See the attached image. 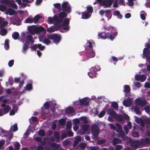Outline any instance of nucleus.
Segmentation results:
<instances>
[{
  "label": "nucleus",
  "instance_id": "obj_32",
  "mask_svg": "<svg viewBox=\"0 0 150 150\" xmlns=\"http://www.w3.org/2000/svg\"><path fill=\"white\" fill-rule=\"evenodd\" d=\"M19 34L17 32H14L12 34L13 38L15 40H16L19 37Z\"/></svg>",
  "mask_w": 150,
  "mask_h": 150
},
{
  "label": "nucleus",
  "instance_id": "obj_54",
  "mask_svg": "<svg viewBox=\"0 0 150 150\" xmlns=\"http://www.w3.org/2000/svg\"><path fill=\"white\" fill-rule=\"evenodd\" d=\"M106 140L104 139H101L98 140V141L97 143L99 144H103L106 142Z\"/></svg>",
  "mask_w": 150,
  "mask_h": 150
},
{
  "label": "nucleus",
  "instance_id": "obj_28",
  "mask_svg": "<svg viewBox=\"0 0 150 150\" xmlns=\"http://www.w3.org/2000/svg\"><path fill=\"white\" fill-rule=\"evenodd\" d=\"M41 18V16L39 15H37L34 16L33 19V22L35 23H38V21L39 19Z\"/></svg>",
  "mask_w": 150,
  "mask_h": 150
},
{
  "label": "nucleus",
  "instance_id": "obj_58",
  "mask_svg": "<svg viewBox=\"0 0 150 150\" xmlns=\"http://www.w3.org/2000/svg\"><path fill=\"white\" fill-rule=\"evenodd\" d=\"M105 111L104 110H103L98 115V116L99 117L101 118L105 115Z\"/></svg>",
  "mask_w": 150,
  "mask_h": 150
},
{
  "label": "nucleus",
  "instance_id": "obj_42",
  "mask_svg": "<svg viewBox=\"0 0 150 150\" xmlns=\"http://www.w3.org/2000/svg\"><path fill=\"white\" fill-rule=\"evenodd\" d=\"M80 119L83 123H87L88 122L87 118L86 117H82L80 118Z\"/></svg>",
  "mask_w": 150,
  "mask_h": 150
},
{
  "label": "nucleus",
  "instance_id": "obj_31",
  "mask_svg": "<svg viewBox=\"0 0 150 150\" xmlns=\"http://www.w3.org/2000/svg\"><path fill=\"white\" fill-rule=\"evenodd\" d=\"M116 131L118 133L117 136L119 138L122 137V128H117Z\"/></svg>",
  "mask_w": 150,
  "mask_h": 150
},
{
  "label": "nucleus",
  "instance_id": "obj_25",
  "mask_svg": "<svg viewBox=\"0 0 150 150\" xmlns=\"http://www.w3.org/2000/svg\"><path fill=\"white\" fill-rule=\"evenodd\" d=\"M117 121H122V115H118L117 113L116 114V115H115L113 117Z\"/></svg>",
  "mask_w": 150,
  "mask_h": 150
},
{
  "label": "nucleus",
  "instance_id": "obj_9",
  "mask_svg": "<svg viewBox=\"0 0 150 150\" xmlns=\"http://www.w3.org/2000/svg\"><path fill=\"white\" fill-rule=\"evenodd\" d=\"M62 10L64 11L65 13L67 12L68 13H69L71 11V8L70 5L67 2H64L62 4Z\"/></svg>",
  "mask_w": 150,
  "mask_h": 150
},
{
  "label": "nucleus",
  "instance_id": "obj_61",
  "mask_svg": "<svg viewBox=\"0 0 150 150\" xmlns=\"http://www.w3.org/2000/svg\"><path fill=\"white\" fill-rule=\"evenodd\" d=\"M5 141L4 140H1L0 141V149L2 148V146L4 145Z\"/></svg>",
  "mask_w": 150,
  "mask_h": 150
},
{
  "label": "nucleus",
  "instance_id": "obj_51",
  "mask_svg": "<svg viewBox=\"0 0 150 150\" xmlns=\"http://www.w3.org/2000/svg\"><path fill=\"white\" fill-rule=\"evenodd\" d=\"M59 123L62 125H64L65 123V120L64 118H62L59 121Z\"/></svg>",
  "mask_w": 150,
  "mask_h": 150
},
{
  "label": "nucleus",
  "instance_id": "obj_30",
  "mask_svg": "<svg viewBox=\"0 0 150 150\" xmlns=\"http://www.w3.org/2000/svg\"><path fill=\"white\" fill-rule=\"evenodd\" d=\"M94 42L92 40H89L87 41L86 45L87 47H88L90 49H91L93 47L92 45Z\"/></svg>",
  "mask_w": 150,
  "mask_h": 150
},
{
  "label": "nucleus",
  "instance_id": "obj_60",
  "mask_svg": "<svg viewBox=\"0 0 150 150\" xmlns=\"http://www.w3.org/2000/svg\"><path fill=\"white\" fill-rule=\"evenodd\" d=\"M14 61L13 60H11L9 61L8 63V65L10 67H11L13 64Z\"/></svg>",
  "mask_w": 150,
  "mask_h": 150
},
{
  "label": "nucleus",
  "instance_id": "obj_22",
  "mask_svg": "<svg viewBox=\"0 0 150 150\" xmlns=\"http://www.w3.org/2000/svg\"><path fill=\"white\" fill-rule=\"evenodd\" d=\"M54 137L56 139V141L57 142H59L60 140V134L57 131H55L54 132Z\"/></svg>",
  "mask_w": 150,
  "mask_h": 150
},
{
  "label": "nucleus",
  "instance_id": "obj_11",
  "mask_svg": "<svg viewBox=\"0 0 150 150\" xmlns=\"http://www.w3.org/2000/svg\"><path fill=\"white\" fill-rule=\"evenodd\" d=\"M150 54V52L147 48H145L144 49L143 52V58H146L147 62H148L150 64V56L148 57V55Z\"/></svg>",
  "mask_w": 150,
  "mask_h": 150
},
{
  "label": "nucleus",
  "instance_id": "obj_57",
  "mask_svg": "<svg viewBox=\"0 0 150 150\" xmlns=\"http://www.w3.org/2000/svg\"><path fill=\"white\" fill-rule=\"evenodd\" d=\"M50 146L52 147H55V148L57 149V148L59 146V145L55 143H52L51 144Z\"/></svg>",
  "mask_w": 150,
  "mask_h": 150
},
{
  "label": "nucleus",
  "instance_id": "obj_16",
  "mask_svg": "<svg viewBox=\"0 0 150 150\" xmlns=\"http://www.w3.org/2000/svg\"><path fill=\"white\" fill-rule=\"evenodd\" d=\"M43 32L44 33H46L45 29L41 26H36V33H38L40 32Z\"/></svg>",
  "mask_w": 150,
  "mask_h": 150
},
{
  "label": "nucleus",
  "instance_id": "obj_13",
  "mask_svg": "<svg viewBox=\"0 0 150 150\" xmlns=\"http://www.w3.org/2000/svg\"><path fill=\"white\" fill-rule=\"evenodd\" d=\"M135 103L137 105H140L142 107L146 104V102L145 101H142L140 98H138L136 100Z\"/></svg>",
  "mask_w": 150,
  "mask_h": 150
},
{
  "label": "nucleus",
  "instance_id": "obj_50",
  "mask_svg": "<svg viewBox=\"0 0 150 150\" xmlns=\"http://www.w3.org/2000/svg\"><path fill=\"white\" fill-rule=\"evenodd\" d=\"M111 10L110 9H106L105 10V16L108 17L109 15L111 13Z\"/></svg>",
  "mask_w": 150,
  "mask_h": 150
},
{
  "label": "nucleus",
  "instance_id": "obj_47",
  "mask_svg": "<svg viewBox=\"0 0 150 150\" xmlns=\"http://www.w3.org/2000/svg\"><path fill=\"white\" fill-rule=\"evenodd\" d=\"M13 128V132H15L17 131L18 130L17 125V124H14L12 127L11 128V129Z\"/></svg>",
  "mask_w": 150,
  "mask_h": 150
},
{
  "label": "nucleus",
  "instance_id": "obj_53",
  "mask_svg": "<svg viewBox=\"0 0 150 150\" xmlns=\"http://www.w3.org/2000/svg\"><path fill=\"white\" fill-rule=\"evenodd\" d=\"M20 146V144L19 143L17 142L15 144L14 147L16 150H19Z\"/></svg>",
  "mask_w": 150,
  "mask_h": 150
},
{
  "label": "nucleus",
  "instance_id": "obj_33",
  "mask_svg": "<svg viewBox=\"0 0 150 150\" xmlns=\"http://www.w3.org/2000/svg\"><path fill=\"white\" fill-rule=\"evenodd\" d=\"M113 15L117 16L119 18H121L122 17V16L120 14V12L118 11H115L113 12Z\"/></svg>",
  "mask_w": 150,
  "mask_h": 150
},
{
  "label": "nucleus",
  "instance_id": "obj_45",
  "mask_svg": "<svg viewBox=\"0 0 150 150\" xmlns=\"http://www.w3.org/2000/svg\"><path fill=\"white\" fill-rule=\"evenodd\" d=\"M39 135L41 137H43L45 135V133L44 131L42 129H40L38 131Z\"/></svg>",
  "mask_w": 150,
  "mask_h": 150
},
{
  "label": "nucleus",
  "instance_id": "obj_59",
  "mask_svg": "<svg viewBox=\"0 0 150 150\" xmlns=\"http://www.w3.org/2000/svg\"><path fill=\"white\" fill-rule=\"evenodd\" d=\"M86 145L85 143L83 142L81 143L80 146L81 149H84L86 147Z\"/></svg>",
  "mask_w": 150,
  "mask_h": 150
},
{
  "label": "nucleus",
  "instance_id": "obj_55",
  "mask_svg": "<svg viewBox=\"0 0 150 150\" xmlns=\"http://www.w3.org/2000/svg\"><path fill=\"white\" fill-rule=\"evenodd\" d=\"M131 128V124H129L128 127L126 126L124 127V130L126 132L127 134L128 133L127 130L128 129H130Z\"/></svg>",
  "mask_w": 150,
  "mask_h": 150
},
{
  "label": "nucleus",
  "instance_id": "obj_15",
  "mask_svg": "<svg viewBox=\"0 0 150 150\" xmlns=\"http://www.w3.org/2000/svg\"><path fill=\"white\" fill-rule=\"evenodd\" d=\"M135 79L137 81H140L141 82L144 81L146 79V77L144 75H136L135 76Z\"/></svg>",
  "mask_w": 150,
  "mask_h": 150
},
{
  "label": "nucleus",
  "instance_id": "obj_64",
  "mask_svg": "<svg viewBox=\"0 0 150 150\" xmlns=\"http://www.w3.org/2000/svg\"><path fill=\"white\" fill-rule=\"evenodd\" d=\"M44 150H58V149L54 148V149H50L49 146H47L45 147L44 148Z\"/></svg>",
  "mask_w": 150,
  "mask_h": 150
},
{
  "label": "nucleus",
  "instance_id": "obj_40",
  "mask_svg": "<svg viewBox=\"0 0 150 150\" xmlns=\"http://www.w3.org/2000/svg\"><path fill=\"white\" fill-rule=\"evenodd\" d=\"M50 39L48 38H45L43 41V42L47 45H48L50 44L51 41L49 40Z\"/></svg>",
  "mask_w": 150,
  "mask_h": 150
},
{
  "label": "nucleus",
  "instance_id": "obj_3",
  "mask_svg": "<svg viewBox=\"0 0 150 150\" xmlns=\"http://www.w3.org/2000/svg\"><path fill=\"white\" fill-rule=\"evenodd\" d=\"M70 20L69 18H66L64 19L60 25H54V26H52L50 27L47 28V31L50 33L54 32L56 30H59L62 26L63 27L62 29L63 30L67 31L70 28L69 25Z\"/></svg>",
  "mask_w": 150,
  "mask_h": 150
},
{
  "label": "nucleus",
  "instance_id": "obj_52",
  "mask_svg": "<svg viewBox=\"0 0 150 150\" xmlns=\"http://www.w3.org/2000/svg\"><path fill=\"white\" fill-rule=\"evenodd\" d=\"M1 132L2 134H4L3 135L4 137L7 136L8 134V132L7 131L4 130L3 129L1 130Z\"/></svg>",
  "mask_w": 150,
  "mask_h": 150
},
{
  "label": "nucleus",
  "instance_id": "obj_1",
  "mask_svg": "<svg viewBox=\"0 0 150 150\" xmlns=\"http://www.w3.org/2000/svg\"><path fill=\"white\" fill-rule=\"evenodd\" d=\"M67 16V14L64 12H61L58 14V16L54 15L53 17H49L48 18L47 22L49 24L54 23V25H60Z\"/></svg>",
  "mask_w": 150,
  "mask_h": 150
},
{
  "label": "nucleus",
  "instance_id": "obj_34",
  "mask_svg": "<svg viewBox=\"0 0 150 150\" xmlns=\"http://www.w3.org/2000/svg\"><path fill=\"white\" fill-rule=\"evenodd\" d=\"M146 13L144 11H141L140 14L141 18L142 20H145L146 19Z\"/></svg>",
  "mask_w": 150,
  "mask_h": 150
},
{
  "label": "nucleus",
  "instance_id": "obj_39",
  "mask_svg": "<svg viewBox=\"0 0 150 150\" xmlns=\"http://www.w3.org/2000/svg\"><path fill=\"white\" fill-rule=\"evenodd\" d=\"M54 6L55 7L59 10V11L62 10L61 5L59 3H56L54 4Z\"/></svg>",
  "mask_w": 150,
  "mask_h": 150
},
{
  "label": "nucleus",
  "instance_id": "obj_62",
  "mask_svg": "<svg viewBox=\"0 0 150 150\" xmlns=\"http://www.w3.org/2000/svg\"><path fill=\"white\" fill-rule=\"evenodd\" d=\"M110 128V129L115 130L116 129L115 126L112 124H109Z\"/></svg>",
  "mask_w": 150,
  "mask_h": 150
},
{
  "label": "nucleus",
  "instance_id": "obj_23",
  "mask_svg": "<svg viewBox=\"0 0 150 150\" xmlns=\"http://www.w3.org/2000/svg\"><path fill=\"white\" fill-rule=\"evenodd\" d=\"M113 143V145L114 146H115L116 144H118L120 143L121 142V140L120 139L115 138L112 141Z\"/></svg>",
  "mask_w": 150,
  "mask_h": 150
},
{
  "label": "nucleus",
  "instance_id": "obj_38",
  "mask_svg": "<svg viewBox=\"0 0 150 150\" xmlns=\"http://www.w3.org/2000/svg\"><path fill=\"white\" fill-rule=\"evenodd\" d=\"M124 92L126 93H128L130 91V88L129 86L128 85H125L124 86Z\"/></svg>",
  "mask_w": 150,
  "mask_h": 150
},
{
  "label": "nucleus",
  "instance_id": "obj_19",
  "mask_svg": "<svg viewBox=\"0 0 150 150\" xmlns=\"http://www.w3.org/2000/svg\"><path fill=\"white\" fill-rule=\"evenodd\" d=\"M13 0H2L1 2L2 4L10 6L12 2H14Z\"/></svg>",
  "mask_w": 150,
  "mask_h": 150
},
{
  "label": "nucleus",
  "instance_id": "obj_20",
  "mask_svg": "<svg viewBox=\"0 0 150 150\" xmlns=\"http://www.w3.org/2000/svg\"><path fill=\"white\" fill-rule=\"evenodd\" d=\"M107 112L108 114L112 116V117L115 115L116 113L114 111V110L112 108H109L108 109Z\"/></svg>",
  "mask_w": 150,
  "mask_h": 150
},
{
  "label": "nucleus",
  "instance_id": "obj_43",
  "mask_svg": "<svg viewBox=\"0 0 150 150\" xmlns=\"http://www.w3.org/2000/svg\"><path fill=\"white\" fill-rule=\"evenodd\" d=\"M26 90L30 91L32 89V86L31 83H28L27 84L26 86Z\"/></svg>",
  "mask_w": 150,
  "mask_h": 150
},
{
  "label": "nucleus",
  "instance_id": "obj_27",
  "mask_svg": "<svg viewBox=\"0 0 150 150\" xmlns=\"http://www.w3.org/2000/svg\"><path fill=\"white\" fill-rule=\"evenodd\" d=\"M13 24H16L17 25H20L21 21L19 18H14L13 20Z\"/></svg>",
  "mask_w": 150,
  "mask_h": 150
},
{
  "label": "nucleus",
  "instance_id": "obj_49",
  "mask_svg": "<svg viewBox=\"0 0 150 150\" xmlns=\"http://www.w3.org/2000/svg\"><path fill=\"white\" fill-rule=\"evenodd\" d=\"M25 22L26 23H32L33 22V19L28 18L25 20Z\"/></svg>",
  "mask_w": 150,
  "mask_h": 150
},
{
  "label": "nucleus",
  "instance_id": "obj_41",
  "mask_svg": "<svg viewBox=\"0 0 150 150\" xmlns=\"http://www.w3.org/2000/svg\"><path fill=\"white\" fill-rule=\"evenodd\" d=\"M9 40L7 39L5 41L4 47L6 50H8L9 48Z\"/></svg>",
  "mask_w": 150,
  "mask_h": 150
},
{
  "label": "nucleus",
  "instance_id": "obj_63",
  "mask_svg": "<svg viewBox=\"0 0 150 150\" xmlns=\"http://www.w3.org/2000/svg\"><path fill=\"white\" fill-rule=\"evenodd\" d=\"M70 143V141L69 140H65L63 142V145L64 146H67Z\"/></svg>",
  "mask_w": 150,
  "mask_h": 150
},
{
  "label": "nucleus",
  "instance_id": "obj_5",
  "mask_svg": "<svg viewBox=\"0 0 150 150\" xmlns=\"http://www.w3.org/2000/svg\"><path fill=\"white\" fill-rule=\"evenodd\" d=\"M96 1L93 3L94 5H96L98 3H99V5L101 6H105L106 8L110 6L113 3L112 0H96Z\"/></svg>",
  "mask_w": 150,
  "mask_h": 150
},
{
  "label": "nucleus",
  "instance_id": "obj_14",
  "mask_svg": "<svg viewBox=\"0 0 150 150\" xmlns=\"http://www.w3.org/2000/svg\"><path fill=\"white\" fill-rule=\"evenodd\" d=\"M95 52L92 50H89L86 54L88 58H91L94 57L95 56Z\"/></svg>",
  "mask_w": 150,
  "mask_h": 150
},
{
  "label": "nucleus",
  "instance_id": "obj_26",
  "mask_svg": "<svg viewBox=\"0 0 150 150\" xmlns=\"http://www.w3.org/2000/svg\"><path fill=\"white\" fill-rule=\"evenodd\" d=\"M66 112L68 114H70L74 112V111L72 107H70L66 109Z\"/></svg>",
  "mask_w": 150,
  "mask_h": 150
},
{
  "label": "nucleus",
  "instance_id": "obj_4",
  "mask_svg": "<svg viewBox=\"0 0 150 150\" xmlns=\"http://www.w3.org/2000/svg\"><path fill=\"white\" fill-rule=\"evenodd\" d=\"M91 130L92 135V138L95 140H97L98 138L99 133V127L97 125H93L91 127Z\"/></svg>",
  "mask_w": 150,
  "mask_h": 150
},
{
  "label": "nucleus",
  "instance_id": "obj_6",
  "mask_svg": "<svg viewBox=\"0 0 150 150\" xmlns=\"http://www.w3.org/2000/svg\"><path fill=\"white\" fill-rule=\"evenodd\" d=\"M100 70V67L98 65H96L94 67H91L89 69V71L88 72V76L91 78L96 77L97 71Z\"/></svg>",
  "mask_w": 150,
  "mask_h": 150
},
{
  "label": "nucleus",
  "instance_id": "obj_17",
  "mask_svg": "<svg viewBox=\"0 0 150 150\" xmlns=\"http://www.w3.org/2000/svg\"><path fill=\"white\" fill-rule=\"evenodd\" d=\"M91 16L89 13L86 11L82 12L81 18L83 19H87L89 18Z\"/></svg>",
  "mask_w": 150,
  "mask_h": 150
},
{
  "label": "nucleus",
  "instance_id": "obj_46",
  "mask_svg": "<svg viewBox=\"0 0 150 150\" xmlns=\"http://www.w3.org/2000/svg\"><path fill=\"white\" fill-rule=\"evenodd\" d=\"M37 48L39 49L40 50L42 51L45 48V46H42L41 44H37Z\"/></svg>",
  "mask_w": 150,
  "mask_h": 150
},
{
  "label": "nucleus",
  "instance_id": "obj_24",
  "mask_svg": "<svg viewBox=\"0 0 150 150\" xmlns=\"http://www.w3.org/2000/svg\"><path fill=\"white\" fill-rule=\"evenodd\" d=\"M132 100L130 99L126 100L124 102V105L126 107L129 106L132 104Z\"/></svg>",
  "mask_w": 150,
  "mask_h": 150
},
{
  "label": "nucleus",
  "instance_id": "obj_56",
  "mask_svg": "<svg viewBox=\"0 0 150 150\" xmlns=\"http://www.w3.org/2000/svg\"><path fill=\"white\" fill-rule=\"evenodd\" d=\"M6 9V7L4 5H0V11L2 12H4Z\"/></svg>",
  "mask_w": 150,
  "mask_h": 150
},
{
  "label": "nucleus",
  "instance_id": "obj_37",
  "mask_svg": "<svg viewBox=\"0 0 150 150\" xmlns=\"http://www.w3.org/2000/svg\"><path fill=\"white\" fill-rule=\"evenodd\" d=\"M7 30L5 28H2L1 29L0 33L2 36H4L7 34Z\"/></svg>",
  "mask_w": 150,
  "mask_h": 150
},
{
  "label": "nucleus",
  "instance_id": "obj_36",
  "mask_svg": "<svg viewBox=\"0 0 150 150\" xmlns=\"http://www.w3.org/2000/svg\"><path fill=\"white\" fill-rule=\"evenodd\" d=\"M111 106L115 109H117L118 108V104L115 102H113L112 103Z\"/></svg>",
  "mask_w": 150,
  "mask_h": 150
},
{
  "label": "nucleus",
  "instance_id": "obj_10",
  "mask_svg": "<svg viewBox=\"0 0 150 150\" xmlns=\"http://www.w3.org/2000/svg\"><path fill=\"white\" fill-rule=\"evenodd\" d=\"M2 102L3 103L1 104V107L4 108L3 111L4 112V114L7 113L11 109L8 105H6L7 102V100L6 99H4L3 100Z\"/></svg>",
  "mask_w": 150,
  "mask_h": 150
},
{
  "label": "nucleus",
  "instance_id": "obj_35",
  "mask_svg": "<svg viewBox=\"0 0 150 150\" xmlns=\"http://www.w3.org/2000/svg\"><path fill=\"white\" fill-rule=\"evenodd\" d=\"M8 12L9 15L12 16L14 15L16 13V11L11 8H9L8 10Z\"/></svg>",
  "mask_w": 150,
  "mask_h": 150
},
{
  "label": "nucleus",
  "instance_id": "obj_2",
  "mask_svg": "<svg viewBox=\"0 0 150 150\" xmlns=\"http://www.w3.org/2000/svg\"><path fill=\"white\" fill-rule=\"evenodd\" d=\"M104 29L107 30H110V34L109 35V33L107 34L104 32L99 33H98V36L100 38L105 39L109 38L111 40H113L115 38V37L117 35V33L115 31L114 28L112 26L108 27L105 25L104 27Z\"/></svg>",
  "mask_w": 150,
  "mask_h": 150
},
{
  "label": "nucleus",
  "instance_id": "obj_7",
  "mask_svg": "<svg viewBox=\"0 0 150 150\" xmlns=\"http://www.w3.org/2000/svg\"><path fill=\"white\" fill-rule=\"evenodd\" d=\"M47 37L49 39L52 40L53 42L56 44H58L61 39L60 35L56 33L48 35Z\"/></svg>",
  "mask_w": 150,
  "mask_h": 150
},
{
  "label": "nucleus",
  "instance_id": "obj_21",
  "mask_svg": "<svg viewBox=\"0 0 150 150\" xmlns=\"http://www.w3.org/2000/svg\"><path fill=\"white\" fill-rule=\"evenodd\" d=\"M87 100V98H84L81 99H80L79 102L81 103V105H87L89 104V102L86 101Z\"/></svg>",
  "mask_w": 150,
  "mask_h": 150
},
{
  "label": "nucleus",
  "instance_id": "obj_48",
  "mask_svg": "<svg viewBox=\"0 0 150 150\" xmlns=\"http://www.w3.org/2000/svg\"><path fill=\"white\" fill-rule=\"evenodd\" d=\"M87 12L89 13H91L93 11V8L90 6H88L87 7Z\"/></svg>",
  "mask_w": 150,
  "mask_h": 150
},
{
  "label": "nucleus",
  "instance_id": "obj_44",
  "mask_svg": "<svg viewBox=\"0 0 150 150\" xmlns=\"http://www.w3.org/2000/svg\"><path fill=\"white\" fill-rule=\"evenodd\" d=\"M44 107L45 109L48 110L50 106L49 102L46 101L44 104Z\"/></svg>",
  "mask_w": 150,
  "mask_h": 150
},
{
  "label": "nucleus",
  "instance_id": "obj_18",
  "mask_svg": "<svg viewBox=\"0 0 150 150\" xmlns=\"http://www.w3.org/2000/svg\"><path fill=\"white\" fill-rule=\"evenodd\" d=\"M89 129V126L88 125H85L82 126V129L83 130L82 132H81L82 134L84 135L85 132H87Z\"/></svg>",
  "mask_w": 150,
  "mask_h": 150
},
{
  "label": "nucleus",
  "instance_id": "obj_12",
  "mask_svg": "<svg viewBox=\"0 0 150 150\" xmlns=\"http://www.w3.org/2000/svg\"><path fill=\"white\" fill-rule=\"evenodd\" d=\"M28 30L31 34L33 35L36 34V26L33 25L29 27Z\"/></svg>",
  "mask_w": 150,
  "mask_h": 150
},
{
  "label": "nucleus",
  "instance_id": "obj_29",
  "mask_svg": "<svg viewBox=\"0 0 150 150\" xmlns=\"http://www.w3.org/2000/svg\"><path fill=\"white\" fill-rule=\"evenodd\" d=\"M23 43V46L22 51L23 52L25 53L29 47V46L28 45V44H27V43H26L25 42Z\"/></svg>",
  "mask_w": 150,
  "mask_h": 150
},
{
  "label": "nucleus",
  "instance_id": "obj_8",
  "mask_svg": "<svg viewBox=\"0 0 150 150\" xmlns=\"http://www.w3.org/2000/svg\"><path fill=\"white\" fill-rule=\"evenodd\" d=\"M22 41L23 43L25 42L27 44L29 43L32 44L34 43V40L33 36L31 35H28L26 36L23 37Z\"/></svg>",
  "mask_w": 150,
  "mask_h": 150
}]
</instances>
